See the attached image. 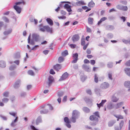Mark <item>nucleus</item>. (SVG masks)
<instances>
[{
    "label": "nucleus",
    "mask_w": 130,
    "mask_h": 130,
    "mask_svg": "<svg viewBox=\"0 0 130 130\" xmlns=\"http://www.w3.org/2000/svg\"><path fill=\"white\" fill-rule=\"evenodd\" d=\"M54 80V79L53 77L52 76H49L48 78V81L46 83V87H50Z\"/></svg>",
    "instance_id": "nucleus-1"
},
{
    "label": "nucleus",
    "mask_w": 130,
    "mask_h": 130,
    "mask_svg": "<svg viewBox=\"0 0 130 130\" xmlns=\"http://www.w3.org/2000/svg\"><path fill=\"white\" fill-rule=\"evenodd\" d=\"M41 108L43 109L40 111V113L41 114H44L47 113L48 111L47 106L46 105L42 106H41Z\"/></svg>",
    "instance_id": "nucleus-2"
},
{
    "label": "nucleus",
    "mask_w": 130,
    "mask_h": 130,
    "mask_svg": "<svg viewBox=\"0 0 130 130\" xmlns=\"http://www.w3.org/2000/svg\"><path fill=\"white\" fill-rule=\"evenodd\" d=\"M64 122L66 123V126L69 128H70L71 127V125L70 124V122L68 118L66 117L64 119Z\"/></svg>",
    "instance_id": "nucleus-3"
},
{
    "label": "nucleus",
    "mask_w": 130,
    "mask_h": 130,
    "mask_svg": "<svg viewBox=\"0 0 130 130\" xmlns=\"http://www.w3.org/2000/svg\"><path fill=\"white\" fill-rule=\"evenodd\" d=\"M98 117V112H96L94 113L93 115L91 116L90 117V120H96Z\"/></svg>",
    "instance_id": "nucleus-4"
},
{
    "label": "nucleus",
    "mask_w": 130,
    "mask_h": 130,
    "mask_svg": "<svg viewBox=\"0 0 130 130\" xmlns=\"http://www.w3.org/2000/svg\"><path fill=\"white\" fill-rule=\"evenodd\" d=\"M78 55L77 53H76L73 54V60L72 61V62L75 63L76 62L78 59Z\"/></svg>",
    "instance_id": "nucleus-5"
},
{
    "label": "nucleus",
    "mask_w": 130,
    "mask_h": 130,
    "mask_svg": "<svg viewBox=\"0 0 130 130\" xmlns=\"http://www.w3.org/2000/svg\"><path fill=\"white\" fill-rule=\"evenodd\" d=\"M21 83V81L20 79L17 80L13 85L15 89L18 88L20 86Z\"/></svg>",
    "instance_id": "nucleus-6"
},
{
    "label": "nucleus",
    "mask_w": 130,
    "mask_h": 130,
    "mask_svg": "<svg viewBox=\"0 0 130 130\" xmlns=\"http://www.w3.org/2000/svg\"><path fill=\"white\" fill-rule=\"evenodd\" d=\"M109 86V85L107 83L105 82L102 84L101 86V87L103 89H106L108 88Z\"/></svg>",
    "instance_id": "nucleus-7"
},
{
    "label": "nucleus",
    "mask_w": 130,
    "mask_h": 130,
    "mask_svg": "<svg viewBox=\"0 0 130 130\" xmlns=\"http://www.w3.org/2000/svg\"><path fill=\"white\" fill-rule=\"evenodd\" d=\"M68 73L67 72H66L63 74L61 78H60L59 80H64L65 79L67 78L68 77Z\"/></svg>",
    "instance_id": "nucleus-8"
},
{
    "label": "nucleus",
    "mask_w": 130,
    "mask_h": 130,
    "mask_svg": "<svg viewBox=\"0 0 130 130\" xmlns=\"http://www.w3.org/2000/svg\"><path fill=\"white\" fill-rule=\"evenodd\" d=\"M82 68L85 71L87 72H89L90 69L89 66L86 64H84L82 66Z\"/></svg>",
    "instance_id": "nucleus-9"
},
{
    "label": "nucleus",
    "mask_w": 130,
    "mask_h": 130,
    "mask_svg": "<svg viewBox=\"0 0 130 130\" xmlns=\"http://www.w3.org/2000/svg\"><path fill=\"white\" fill-rule=\"evenodd\" d=\"M79 37L78 35H74L72 38V40L73 41H78L79 39Z\"/></svg>",
    "instance_id": "nucleus-10"
},
{
    "label": "nucleus",
    "mask_w": 130,
    "mask_h": 130,
    "mask_svg": "<svg viewBox=\"0 0 130 130\" xmlns=\"http://www.w3.org/2000/svg\"><path fill=\"white\" fill-rule=\"evenodd\" d=\"M64 8L67 9V10L69 12L72 11L71 6L68 4H66L64 6Z\"/></svg>",
    "instance_id": "nucleus-11"
},
{
    "label": "nucleus",
    "mask_w": 130,
    "mask_h": 130,
    "mask_svg": "<svg viewBox=\"0 0 130 130\" xmlns=\"http://www.w3.org/2000/svg\"><path fill=\"white\" fill-rule=\"evenodd\" d=\"M61 66L60 64H56L54 66L53 68L56 70L58 71L61 69Z\"/></svg>",
    "instance_id": "nucleus-12"
},
{
    "label": "nucleus",
    "mask_w": 130,
    "mask_h": 130,
    "mask_svg": "<svg viewBox=\"0 0 130 130\" xmlns=\"http://www.w3.org/2000/svg\"><path fill=\"white\" fill-rule=\"evenodd\" d=\"M13 8L19 13H20L21 12V8L17 5H14L13 6Z\"/></svg>",
    "instance_id": "nucleus-13"
},
{
    "label": "nucleus",
    "mask_w": 130,
    "mask_h": 130,
    "mask_svg": "<svg viewBox=\"0 0 130 130\" xmlns=\"http://www.w3.org/2000/svg\"><path fill=\"white\" fill-rule=\"evenodd\" d=\"M42 24H40L39 25V27L40 28L39 30L42 31L44 32L45 31V26H42Z\"/></svg>",
    "instance_id": "nucleus-14"
},
{
    "label": "nucleus",
    "mask_w": 130,
    "mask_h": 130,
    "mask_svg": "<svg viewBox=\"0 0 130 130\" xmlns=\"http://www.w3.org/2000/svg\"><path fill=\"white\" fill-rule=\"evenodd\" d=\"M106 101H107L106 100H102L101 103L99 104H98V107L99 108H100L101 107L103 106L104 104Z\"/></svg>",
    "instance_id": "nucleus-15"
},
{
    "label": "nucleus",
    "mask_w": 130,
    "mask_h": 130,
    "mask_svg": "<svg viewBox=\"0 0 130 130\" xmlns=\"http://www.w3.org/2000/svg\"><path fill=\"white\" fill-rule=\"evenodd\" d=\"M124 71L125 73L129 76L130 77V68H125Z\"/></svg>",
    "instance_id": "nucleus-16"
},
{
    "label": "nucleus",
    "mask_w": 130,
    "mask_h": 130,
    "mask_svg": "<svg viewBox=\"0 0 130 130\" xmlns=\"http://www.w3.org/2000/svg\"><path fill=\"white\" fill-rule=\"evenodd\" d=\"M20 57V54L19 52H17L14 54L13 57L15 59L19 58Z\"/></svg>",
    "instance_id": "nucleus-17"
},
{
    "label": "nucleus",
    "mask_w": 130,
    "mask_h": 130,
    "mask_svg": "<svg viewBox=\"0 0 130 130\" xmlns=\"http://www.w3.org/2000/svg\"><path fill=\"white\" fill-rule=\"evenodd\" d=\"M45 30H46L47 32L52 33V28H50L47 25L45 26Z\"/></svg>",
    "instance_id": "nucleus-18"
},
{
    "label": "nucleus",
    "mask_w": 130,
    "mask_h": 130,
    "mask_svg": "<svg viewBox=\"0 0 130 130\" xmlns=\"http://www.w3.org/2000/svg\"><path fill=\"white\" fill-rule=\"evenodd\" d=\"M124 86L127 88H130V82L129 81H125L124 83Z\"/></svg>",
    "instance_id": "nucleus-19"
},
{
    "label": "nucleus",
    "mask_w": 130,
    "mask_h": 130,
    "mask_svg": "<svg viewBox=\"0 0 130 130\" xmlns=\"http://www.w3.org/2000/svg\"><path fill=\"white\" fill-rule=\"evenodd\" d=\"M46 20L49 25L51 26L53 25V21L51 19L47 18L46 19Z\"/></svg>",
    "instance_id": "nucleus-20"
},
{
    "label": "nucleus",
    "mask_w": 130,
    "mask_h": 130,
    "mask_svg": "<svg viewBox=\"0 0 130 130\" xmlns=\"http://www.w3.org/2000/svg\"><path fill=\"white\" fill-rule=\"evenodd\" d=\"M78 115V112L76 110H75L73 111L72 113V116L77 118Z\"/></svg>",
    "instance_id": "nucleus-21"
},
{
    "label": "nucleus",
    "mask_w": 130,
    "mask_h": 130,
    "mask_svg": "<svg viewBox=\"0 0 130 130\" xmlns=\"http://www.w3.org/2000/svg\"><path fill=\"white\" fill-rule=\"evenodd\" d=\"M85 44V38L84 36H83L82 38L81 41V45H84Z\"/></svg>",
    "instance_id": "nucleus-22"
},
{
    "label": "nucleus",
    "mask_w": 130,
    "mask_h": 130,
    "mask_svg": "<svg viewBox=\"0 0 130 130\" xmlns=\"http://www.w3.org/2000/svg\"><path fill=\"white\" fill-rule=\"evenodd\" d=\"M116 122V121L115 120H112L109 121L108 123V126L109 127L112 126Z\"/></svg>",
    "instance_id": "nucleus-23"
},
{
    "label": "nucleus",
    "mask_w": 130,
    "mask_h": 130,
    "mask_svg": "<svg viewBox=\"0 0 130 130\" xmlns=\"http://www.w3.org/2000/svg\"><path fill=\"white\" fill-rule=\"evenodd\" d=\"M68 55V53L67 50H66L62 52L61 53V55L62 56L65 57Z\"/></svg>",
    "instance_id": "nucleus-24"
},
{
    "label": "nucleus",
    "mask_w": 130,
    "mask_h": 130,
    "mask_svg": "<svg viewBox=\"0 0 130 130\" xmlns=\"http://www.w3.org/2000/svg\"><path fill=\"white\" fill-rule=\"evenodd\" d=\"M119 100L118 98H117L116 96H115L114 95H113L111 98L112 101L116 102Z\"/></svg>",
    "instance_id": "nucleus-25"
},
{
    "label": "nucleus",
    "mask_w": 130,
    "mask_h": 130,
    "mask_svg": "<svg viewBox=\"0 0 130 130\" xmlns=\"http://www.w3.org/2000/svg\"><path fill=\"white\" fill-rule=\"evenodd\" d=\"M123 104V102H121L119 103H118L116 104V108L118 109Z\"/></svg>",
    "instance_id": "nucleus-26"
},
{
    "label": "nucleus",
    "mask_w": 130,
    "mask_h": 130,
    "mask_svg": "<svg viewBox=\"0 0 130 130\" xmlns=\"http://www.w3.org/2000/svg\"><path fill=\"white\" fill-rule=\"evenodd\" d=\"M115 28L113 26L111 25H108L106 26V29L108 30H112L114 29Z\"/></svg>",
    "instance_id": "nucleus-27"
},
{
    "label": "nucleus",
    "mask_w": 130,
    "mask_h": 130,
    "mask_svg": "<svg viewBox=\"0 0 130 130\" xmlns=\"http://www.w3.org/2000/svg\"><path fill=\"white\" fill-rule=\"evenodd\" d=\"M6 64L5 62L3 61H0V66L2 68L5 67Z\"/></svg>",
    "instance_id": "nucleus-28"
},
{
    "label": "nucleus",
    "mask_w": 130,
    "mask_h": 130,
    "mask_svg": "<svg viewBox=\"0 0 130 130\" xmlns=\"http://www.w3.org/2000/svg\"><path fill=\"white\" fill-rule=\"evenodd\" d=\"M106 36L108 38L111 39L113 37V35L111 33H109L107 34Z\"/></svg>",
    "instance_id": "nucleus-29"
},
{
    "label": "nucleus",
    "mask_w": 130,
    "mask_h": 130,
    "mask_svg": "<svg viewBox=\"0 0 130 130\" xmlns=\"http://www.w3.org/2000/svg\"><path fill=\"white\" fill-rule=\"evenodd\" d=\"M77 118L76 117L72 116L70 118V120L72 122L75 123L76 122V119Z\"/></svg>",
    "instance_id": "nucleus-30"
},
{
    "label": "nucleus",
    "mask_w": 130,
    "mask_h": 130,
    "mask_svg": "<svg viewBox=\"0 0 130 130\" xmlns=\"http://www.w3.org/2000/svg\"><path fill=\"white\" fill-rule=\"evenodd\" d=\"M94 6V3L91 1L88 4V6L90 7H93Z\"/></svg>",
    "instance_id": "nucleus-31"
},
{
    "label": "nucleus",
    "mask_w": 130,
    "mask_h": 130,
    "mask_svg": "<svg viewBox=\"0 0 130 130\" xmlns=\"http://www.w3.org/2000/svg\"><path fill=\"white\" fill-rule=\"evenodd\" d=\"M83 110L85 112L88 113L89 112L90 109L86 107H84L83 108Z\"/></svg>",
    "instance_id": "nucleus-32"
},
{
    "label": "nucleus",
    "mask_w": 130,
    "mask_h": 130,
    "mask_svg": "<svg viewBox=\"0 0 130 130\" xmlns=\"http://www.w3.org/2000/svg\"><path fill=\"white\" fill-rule=\"evenodd\" d=\"M107 108L109 109H111L114 108L113 105L111 103H109L107 105Z\"/></svg>",
    "instance_id": "nucleus-33"
},
{
    "label": "nucleus",
    "mask_w": 130,
    "mask_h": 130,
    "mask_svg": "<svg viewBox=\"0 0 130 130\" xmlns=\"http://www.w3.org/2000/svg\"><path fill=\"white\" fill-rule=\"evenodd\" d=\"M122 41L123 43L126 44H130V39L129 40L123 39L122 40Z\"/></svg>",
    "instance_id": "nucleus-34"
},
{
    "label": "nucleus",
    "mask_w": 130,
    "mask_h": 130,
    "mask_svg": "<svg viewBox=\"0 0 130 130\" xmlns=\"http://www.w3.org/2000/svg\"><path fill=\"white\" fill-rule=\"evenodd\" d=\"M12 32V30L10 29L4 32V34L5 35H7L10 33Z\"/></svg>",
    "instance_id": "nucleus-35"
},
{
    "label": "nucleus",
    "mask_w": 130,
    "mask_h": 130,
    "mask_svg": "<svg viewBox=\"0 0 130 130\" xmlns=\"http://www.w3.org/2000/svg\"><path fill=\"white\" fill-rule=\"evenodd\" d=\"M107 19V18L106 17H104L102 18L98 22V25H99L102 22L106 20Z\"/></svg>",
    "instance_id": "nucleus-36"
},
{
    "label": "nucleus",
    "mask_w": 130,
    "mask_h": 130,
    "mask_svg": "<svg viewBox=\"0 0 130 130\" xmlns=\"http://www.w3.org/2000/svg\"><path fill=\"white\" fill-rule=\"evenodd\" d=\"M85 100L87 103H89L92 102L91 100L88 98H86L85 99Z\"/></svg>",
    "instance_id": "nucleus-37"
},
{
    "label": "nucleus",
    "mask_w": 130,
    "mask_h": 130,
    "mask_svg": "<svg viewBox=\"0 0 130 130\" xmlns=\"http://www.w3.org/2000/svg\"><path fill=\"white\" fill-rule=\"evenodd\" d=\"M93 19L92 18H89L88 19V23L90 24H92L93 23Z\"/></svg>",
    "instance_id": "nucleus-38"
},
{
    "label": "nucleus",
    "mask_w": 130,
    "mask_h": 130,
    "mask_svg": "<svg viewBox=\"0 0 130 130\" xmlns=\"http://www.w3.org/2000/svg\"><path fill=\"white\" fill-rule=\"evenodd\" d=\"M124 124V121L123 120H121L119 123V127L120 130H121Z\"/></svg>",
    "instance_id": "nucleus-39"
},
{
    "label": "nucleus",
    "mask_w": 130,
    "mask_h": 130,
    "mask_svg": "<svg viewBox=\"0 0 130 130\" xmlns=\"http://www.w3.org/2000/svg\"><path fill=\"white\" fill-rule=\"evenodd\" d=\"M121 8L122 9H121V10H122L125 11H127L128 9V8L127 6H122Z\"/></svg>",
    "instance_id": "nucleus-40"
},
{
    "label": "nucleus",
    "mask_w": 130,
    "mask_h": 130,
    "mask_svg": "<svg viewBox=\"0 0 130 130\" xmlns=\"http://www.w3.org/2000/svg\"><path fill=\"white\" fill-rule=\"evenodd\" d=\"M64 59V58L62 57H60L58 59V61L60 63L62 62Z\"/></svg>",
    "instance_id": "nucleus-41"
},
{
    "label": "nucleus",
    "mask_w": 130,
    "mask_h": 130,
    "mask_svg": "<svg viewBox=\"0 0 130 130\" xmlns=\"http://www.w3.org/2000/svg\"><path fill=\"white\" fill-rule=\"evenodd\" d=\"M107 67L109 68H111L113 66L112 63L111 62H109L107 64Z\"/></svg>",
    "instance_id": "nucleus-42"
},
{
    "label": "nucleus",
    "mask_w": 130,
    "mask_h": 130,
    "mask_svg": "<svg viewBox=\"0 0 130 130\" xmlns=\"http://www.w3.org/2000/svg\"><path fill=\"white\" fill-rule=\"evenodd\" d=\"M76 4L78 5H84L85 4L84 2L83 1H79L77 2L76 3Z\"/></svg>",
    "instance_id": "nucleus-43"
},
{
    "label": "nucleus",
    "mask_w": 130,
    "mask_h": 130,
    "mask_svg": "<svg viewBox=\"0 0 130 130\" xmlns=\"http://www.w3.org/2000/svg\"><path fill=\"white\" fill-rule=\"evenodd\" d=\"M28 73L29 75H34V73L31 70H29L28 71Z\"/></svg>",
    "instance_id": "nucleus-44"
},
{
    "label": "nucleus",
    "mask_w": 130,
    "mask_h": 130,
    "mask_svg": "<svg viewBox=\"0 0 130 130\" xmlns=\"http://www.w3.org/2000/svg\"><path fill=\"white\" fill-rule=\"evenodd\" d=\"M3 102L4 103H6L9 101V99L8 98H4L2 99Z\"/></svg>",
    "instance_id": "nucleus-45"
},
{
    "label": "nucleus",
    "mask_w": 130,
    "mask_h": 130,
    "mask_svg": "<svg viewBox=\"0 0 130 130\" xmlns=\"http://www.w3.org/2000/svg\"><path fill=\"white\" fill-rule=\"evenodd\" d=\"M24 4H25V3H24V2L23 1H22L21 2H19L16 3H15V5L17 6V5H21V4H22L24 5Z\"/></svg>",
    "instance_id": "nucleus-46"
},
{
    "label": "nucleus",
    "mask_w": 130,
    "mask_h": 130,
    "mask_svg": "<svg viewBox=\"0 0 130 130\" xmlns=\"http://www.w3.org/2000/svg\"><path fill=\"white\" fill-rule=\"evenodd\" d=\"M9 114L13 117H16L17 116V113L16 112H10L9 113Z\"/></svg>",
    "instance_id": "nucleus-47"
},
{
    "label": "nucleus",
    "mask_w": 130,
    "mask_h": 130,
    "mask_svg": "<svg viewBox=\"0 0 130 130\" xmlns=\"http://www.w3.org/2000/svg\"><path fill=\"white\" fill-rule=\"evenodd\" d=\"M125 65L126 66H130V60L127 61L125 63Z\"/></svg>",
    "instance_id": "nucleus-48"
},
{
    "label": "nucleus",
    "mask_w": 130,
    "mask_h": 130,
    "mask_svg": "<svg viewBox=\"0 0 130 130\" xmlns=\"http://www.w3.org/2000/svg\"><path fill=\"white\" fill-rule=\"evenodd\" d=\"M9 94V92L7 91L4 92L3 93V95L5 97H8Z\"/></svg>",
    "instance_id": "nucleus-49"
},
{
    "label": "nucleus",
    "mask_w": 130,
    "mask_h": 130,
    "mask_svg": "<svg viewBox=\"0 0 130 130\" xmlns=\"http://www.w3.org/2000/svg\"><path fill=\"white\" fill-rule=\"evenodd\" d=\"M16 68V66H11L9 68V69L10 70L12 71L13 70Z\"/></svg>",
    "instance_id": "nucleus-50"
},
{
    "label": "nucleus",
    "mask_w": 130,
    "mask_h": 130,
    "mask_svg": "<svg viewBox=\"0 0 130 130\" xmlns=\"http://www.w3.org/2000/svg\"><path fill=\"white\" fill-rule=\"evenodd\" d=\"M84 63H90V61L87 59H85L84 60Z\"/></svg>",
    "instance_id": "nucleus-51"
},
{
    "label": "nucleus",
    "mask_w": 130,
    "mask_h": 130,
    "mask_svg": "<svg viewBox=\"0 0 130 130\" xmlns=\"http://www.w3.org/2000/svg\"><path fill=\"white\" fill-rule=\"evenodd\" d=\"M87 31L89 33H90L91 32V30L88 26H86Z\"/></svg>",
    "instance_id": "nucleus-52"
},
{
    "label": "nucleus",
    "mask_w": 130,
    "mask_h": 130,
    "mask_svg": "<svg viewBox=\"0 0 130 130\" xmlns=\"http://www.w3.org/2000/svg\"><path fill=\"white\" fill-rule=\"evenodd\" d=\"M91 64L92 65H94L95 63V61L94 60H91L90 61Z\"/></svg>",
    "instance_id": "nucleus-53"
},
{
    "label": "nucleus",
    "mask_w": 130,
    "mask_h": 130,
    "mask_svg": "<svg viewBox=\"0 0 130 130\" xmlns=\"http://www.w3.org/2000/svg\"><path fill=\"white\" fill-rule=\"evenodd\" d=\"M94 80L96 83L98 82V77L96 74H95V75Z\"/></svg>",
    "instance_id": "nucleus-54"
},
{
    "label": "nucleus",
    "mask_w": 130,
    "mask_h": 130,
    "mask_svg": "<svg viewBox=\"0 0 130 130\" xmlns=\"http://www.w3.org/2000/svg\"><path fill=\"white\" fill-rule=\"evenodd\" d=\"M122 5H118L116 6V7L118 9L121 10V9H122Z\"/></svg>",
    "instance_id": "nucleus-55"
},
{
    "label": "nucleus",
    "mask_w": 130,
    "mask_h": 130,
    "mask_svg": "<svg viewBox=\"0 0 130 130\" xmlns=\"http://www.w3.org/2000/svg\"><path fill=\"white\" fill-rule=\"evenodd\" d=\"M47 105L48 106L49 108V109L50 110H52L53 109V107L50 104H47Z\"/></svg>",
    "instance_id": "nucleus-56"
},
{
    "label": "nucleus",
    "mask_w": 130,
    "mask_h": 130,
    "mask_svg": "<svg viewBox=\"0 0 130 130\" xmlns=\"http://www.w3.org/2000/svg\"><path fill=\"white\" fill-rule=\"evenodd\" d=\"M50 73L52 74H55V72L53 69H51L50 71Z\"/></svg>",
    "instance_id": "nucleus-57"
},
{
    "label": "nucleus",
    "mask_w": 130,
    "mask_h": 130,
    "mask_svg": "<svg viewBox=\"0 0 130 130\" xmlns=\"http://www.w3.org/2000/svg\"><path fill=\"white\" fill-rule=\"evenodd\" d=\"M3 18L5 22H9V20L6 17H3Z\"/></svg>",
    "instance_id": "nucleus-58"
},
{
    "label": "nucleus",
    "mask_w": 130,
    "mask_h": 130,
    "mask_svg": "<svg viewBox=\"0 0 130 130\" xmlns=\"http://www.w3.org/2000/svg\"><path fill=\"white\" fill-rule=\"evenodd\" d=\"M108 77L110 79H112V74L109 73H108Z\"/></svg>",
    "instance_id": "nucleus-59"
},
{
    "label": "nucleus",
    "mask_w": 130,
    "mask_h": 130,
    "mask_svg": "<svg viewBox=\"0 0 130 130\" xmlns=\"http://www.w3.org/2000/svg\"><path fill=\"white\" fill-rule=\"evenodd\" d=\"M63 94V93L62 92H59L58 94V96L60 97L62 96Z\"/></svg>",
    "instance_id": "nucleus-60"
},
{
    "label": "nucleus",
    "mask_w": 130,
    "mask_h": 130,
    "mask_svg": "<svg viewBox=\"0 0 130 130\" xmlns=\"http://www.w3.org/2000/svg\"><path fill=\"white\" fill-rule=\"evenodd\" d=\"M120 2L121 3H122L123 4L125 5H126L127 3V2L126 1H120Z\"/></svg>",
    "instance_id": "nucleus-61"
},
{
    "label": "nucleus",
    "mask_w": 130,
    "mask_h": 130,
    "mask_svg": "<svg viewBox=\"0 0 130 130\" xmlns=\"http://www.w3.org/2000/svg\"><path fill=\"white\" fill-rule=\"evenodd\" d=\"M14 62L17 65H18L19 64L20 61L19 60H16L14 61Z\"/></svg>",
    "instance_id": "nucleus-62"
},
{
    "label": "nucleus",
    "mask_w": 130,
    "mask_h": 130,
    "mask_svg": "<svg viewBox=\"0 0 130 130\" xmlns=\"http://www.w3.org/2000/svg\"><path fill=\"white\" fill-rule=\"evenodd\" d=\"M108 18L109 19L112 20H113L115 19V18L113 16H110L108 17Z\"/></svg>",
    "instance_id": "nucleus-63"
},
{
    "label": "nucleus",
    "mask_w": 130,
    "mask_h": 130,
    "mask_svg": "<svg viewBox=\"0 0 130 130\" xmlns=\"http://www.w3.org/2000/svg\"><path fill=\"white\" fill-rule=\"evenodd\" d=\"M86 92L88 94L90 95L92 93L91 90L89 89H88L87 90Z\"/></svg>",
    "instance_id": "nucleus-64"
}]
</instances>
